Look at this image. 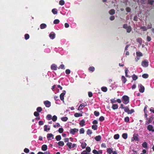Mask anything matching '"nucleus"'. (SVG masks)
Returning a JSON list of instances; mask_svg holds the SVG:
<instances>
[{
    "label": "nucleus",
    "mask_w": 154,
    "mask_h": 154,
    "mask_svg": "<svg viewBox=\"0 0 154 154\" xmlns=\"http://www.w3.org/2000/svg\"><path fill=\"white\" fill-rule=\"evenodd\" d=\"M122 101L125 104L128 103L129 102V97L126 95L123 96L122 97Z\"/></svg>",
    "instance_id": "obj_1"
},
{
    "label": "nucleus",
    "mask_w": 154,
    "mask_h": 154,
    "mask_svg": "<svg viewBox=\"0 0 154 154\" xmlns=\"http://www.w3.org/2000/svg\"><path fill=\"white\" fill-rule=\"evenodd\" d=\"M124 111L127 112L128 114H131L134 112V111L133 109H131L130 110L128 106H126L124 109Z\"/></svg>",
    "instance_id": "obj_2"
},
{
    "label": "nucleus",
    "mask_w": 154,
    "mask_h": 154,
    "mask_svg": "<svg viewBox=\"0 0 154 154\" xmlns=\"http://www.w3.org/2000/svg\"><path fill=\"white\" fill-rule=\"evenodd\" d=\"M139 135L138 134H134L133 135V137L131 139V141L133 142L134 140L136 141H138L139 138H138Z\"/></svg>",
    "instance_id": "obj_3"
},
{
    "label": "nucleus",
    "mask_w": 154,
    "mask_h": 154,
    "mask_svg": "<svg viewBox=\"0 0 154 154\" xmlns=\"http://www.w3.org/2000/svg\"><path fill=\"white\" fill-rule=\"evenodd\" d=\"M79 131L78 129L74 128V129H71L69 130L70 134L73 135H74L76 132H77Z\"/></svg>",
    "instance_id": "obj_4"
},
{
    "label": "nucleus",
    "mask_w": 154,
    "mask_h": 154,
    "mask_svg": "<svg viewBox=\"0 0 154 154\" xmlns=\"http://www.w3.org/2000/svg\"><path fill=\"white\" fill-rule=\"evenodd\" d=\"M66 93V91L65 90L63 91V92L61 93L60 96V99L62 100H63L64 99V95H65Z\"/></svg>",
    "instance_id": "obj_5"
},
{
    "label": "nucleus",
    "mask_w": 154,
    "mask_h": 154,
    "mask_svg": "<svg viewBox=\"0 0 154 154\" xmlns=\"http://www.w3.org/2000/svg\"><path fill=\"white\" fill-rule=\"evenodd\" d=\"M44 103L47 107H49L51 105V102L48 100L44 101Z\"/></svg>",
    "instance_id": "obj_6"
},
{
    "label": "nucleus",
    "mask_w": 154,
    "mask_h": 154,
    "mask_svg": "<svg viewBox=\"0 0 154 154\" xmlns=\"http://www.w3.org/2000/svg\"><path fill=\"white\" fill-rule=\"evenodd\" d=\"M142 65L144 67H147L149 65L148 62L146 60H143L142 62Z\"/></svg>",
    "instance_id": "obj_7"
},
{
    "label": "nucleus",
    "mask_w": 154,
    "mask_h": 154,
    "mask_svg": "<svg viewBox=\"0 0 154 154\" xmlns=\"http://www.w3.org/2000/svg\"><path fill=\"white\" fill-rule=\"evenodd\" d=\"M147 129L149 131H151L154 132V130L153 129V127L151 125H149L147 127Z\"/></svg>",
    "instance_id": "obj_8"
},
{
    "label": "nucleus",
    "mask_w": 154,
    "mask_h": 154,
    "mask_svg": "<svg viewBox=\"0 0 154 154\" xmlns=\"http://www.w3.org/2000/svg\"><path fill=\"white\" fill-rule=\"evenodd\" d=\"M87 104H85L84 103H82L80 104L78 108V110H80L82 109L84 107L87 106Z\"/></svg>",
    "instance_id": "obj_9"
},
{
    "label": "nucleus",
    "mask_w": 154,
    "mask_h": 154,
    "mask_svg": "<svg viewBox=\"0 0 154 154\" xmlns=\"http://www.w3.org/2000/svg\"><path fill=\"white\" fill-rule=\"evenodd\" d=\"M145 90V88L142 85H140V88L139 89V91L141 93H143Z\"/></svg>",
    "instance_id": "obj_10"
},
{
    "label": "nucleus",
    "mask_w": 154,
    "mask_h": 154,
    "mask_svg": "<svg viewBox=\"0 0 154 154\" xmlns=\"http://www.w3.org/2000/svg\"><path fill=\"white\" fill-rule=\"evenodd\" d=\"M51 69L54 70H57V66L56 65L54 64H52L51 66Z\"/></svg>",
    "instance_id": "obj_11"
},
{
    "label": "nucleus",
    "mask_w": 154,
    "mask_h": 154,
    "mask_svg": "<svg viewBox=\"0 0 154 154\" xmlns=\"http://www.w3.org/2000/svg\"><path fill=\"white\" fill-rule=\"evenodd\" d=\"M49 36L51 39H53L55 38V34L54 33L52 32L50 33Z\"/></svg>",
    "instance_id": "obj_12"
},
{
    "label": "nucleus",
    "mask_w": 154,
    "mask_h": 154,
    "mask_svg": "<svg viewBox=\"0 0 154 154\" xmlns=\"http://www.w3.org/2000/svg\"><path fill=\"white\" fill-rule=\"evenodd\" d=\"M148 119V120L146 122V124H148L152 122L153 119V117L151 116Z\"/></svg>",
    "instance_id": "obj_13"
},
{
    "label": "nucleus",
    "mask_w": 154,
    "mask_h": 154,
    "mask_svg": "<svg viewBox=\"0 0 154 154\" xmlns=\"http://www.w3.org/2000/svg\"><path fill=\"white\" fill-rule=\"evenodd\" d=\"M85 121L84 119L81 120L79 123V125L81 127L85 125Z\"/></svg>",
    "instance_id": "obj_14"
},
{
    "label": "nucleus",
    "mask_w": 154,
    "mask_h": 154,
    "mask_svg": "<svg viewBox=\"0 0 154 154\" xmlns=\"http://www.w3.org/2000/svg\"><path fill=\"white\" fill-rule=\"evenodd\" d=\"M109 13L110 15H113L115 13V10L114 9H111L109 11Z\"/></svg>",
    "instance_id": "obj_15"
},
{
    "label": "nucleus",
    "mask_w": 154,
    "mask_h": 154,
    "mask_svg": "<svg viewBox=\"0 0 154 154\" xmlns=\"http://www.w3.org/2000/svg\"><path fill=\"white\" fill-rule=\"evenodd\" d=\"M122 80L124 84L127 81L126 79L123 75L122 76Z\"/></svg>",
    "instance_id": "obj_16"
},
{
    "label": "nucleus",
    "mask_w": 154,
    "mask_h": 154,
    "mask_svg": "<svg viewBox=\"0 0 154 154\" xmlns=\"http://www.w3.org/2000/svg\"><path fill=\"white\" fill-rule=\"evenodd\" d=\"M47 146L46 145H43L42 147V149L44 151H45L47 150Z\"/></svg>",
    "instance_id": "obj_17"
},
{
    "label": "nucleus",
    "mask_w": 154,
    "mask_h": 154,
    "mask_svg": "<svg viewBox=\"0 0 154 154\" xmlns=\"http://www.w3.org/2000/svg\"><path fill=\"white\" fill-rule=\"evenodd\" d=\"M112 107L113 110H115L118 108V105L117 104H113Z\"/></svg>",
    "instance_id": "obj_18"
},
{
    "label": "nucleus",
    "mask_w": 154,
    "mask_h": 154,
    "mask_svg": "<svg viewBox=\"0 0 154 154\" xmlns=\"http://www.w3.org/2000/svg\"><path fill=\"white\" fill-rule=\"evenodd\" d=\"M101 137L100 135L97 136L95 137V140L97 141H100L101 140Z\"/></svg>",
    "instance_id": "obj_19"
},
{
    "label": "nucleus",
    "mask_w": 154,
    "mask_h": 154,
    "mask_svg": "<svg viewBox=\"0 0 154 154\" xmlns=\"http://www.w3.org/2000/svg\"><path fill=\"white\" fill-rule=\"evenodd\" d=\"M107 152L108 153L111 154L112 152V150L111 148H108L107 149Z\"/></svg>",
    "instance_id": "obj_20"
},
{
    "label": "nucleus",
    "mask_w": 154,
    "mask_h": 154,
    "mask_svg": "<svg viewBox=\"0 0 154 154\" xmlns=\"http://www.w3.org/2000/svg\"><path fill=\"white\" fill-rule=\"evenodd\" d=\"M58 144L59 146H63L64 145V143L63 141H60L58 143Z\"/></svg>",
    "instance_id": "obj_21"
},
{
    "label": "nucleus",
    "mask_w": 154,
    "mask_h": 154,
    "mask_svg": "<svg viewBox=\"0 0 154 154\" xmlns=\"http://www.w3.org/2000/svg\"><path fill=\"white\" fill-rule=\"evenodd\" d=\"M53 137V135L52 134H48L47 135V138L48 140H50V138Z\"/></svg>",
    "instance_id": "obj_22"
},
{
    "label": "nucleus",
    "mask_w": 154,
    "mask_h": 154,
    "mask_svg": "<svg viewBox=\"0 0 154 154\" xmlns=\"http://www.w3.org/2000/svg\"><path fill=\"white\" fill-rule=\"evenodd\" d=\"M46 25L45 23H42L40 26V28L41 29H43L46 27Z\"/></svg>",
    "instance_id": "obj_23"
},
{
    "label": "nucleus",
    "mask_w": 154,
    "mask_h": 154,
    "mask_svg": "<svg viewBox=\"0 0 154 154\" xmlns=\"http://www.w3.org/2000/svg\"><path fill=\"white\" fill-rule=\"evenodd\" d=\"M122 137L125 139H126L128 137V134L127 133H123L122 134Z\"/></svg>",
    "instance_id": "obj_24"
},
{
    "label": "nucleus",
    "mask_w": 154,
    "mask_h": 154,
    "mask_svg": "<svg viewBox=\"0 0 154 154\" xmlns=\"http://www.w3.org/2000/svg\"><path fill=\"white\" fill-rule=\"evenodd\" d=\"M136 55L138 57H142L143 56L142 54L140 51H137L136 52Z\"/></svg>",
    "instance_id": "obj_25"
},
{
    "label": "nucleus",
    "mask_w": 154,
    "mask_h": 154,
    "mask_svg": "<svg viewBox=\"0 0 154 154\" xmlns=\"http://www.w3.org/2000/svg\"><path fill=\"white\" fill-rule=\"evenodd\" d=\"M142 146L143 147L146 148H147V143L145 142H143L142 144Z\"/></svg>",
    "instance_id": "obj_26"
},
{
    "label": "nucleus",
    "mask_w": 154,
    "mask_h": 154,
    "mask_svg": "<svg viewBox=\"0 0 154 154\" xmlns=\"http://www.w3.org/2000/svg\"><path fill=\"white\" fill-rule=\"evenodd\" d=\"M87 144L85 142L82 143H81V146L82 149H84L85 148Z\"/></svg>",
    "instance_id": "obj_27"
},
{
    "label": "nucleus",
    "mask_w": 154,
    "mask_h": 154,
    "mask_svg": "<svg viewBox=\"0 0 154 154\" xmlns=\"http://www.w3.org/2000/svg\"><path fill=\"white\" fill-rule=\"evenodd\" d=\"M132 79L133 80H136L138 79V77L137 75L134 74L132 76Z\"/></svg>",
    "instance_id": "obj_28"
},
{
    "label": "nucleus",
    "mask_w": 154,
    "mask_h": 154,
    "mask_svg": "<svg viewBox=\"0 0 154 154\" xmlns=\"http://www.w3.org/2000/svg\"><path fill=\"white\" fill-rule=\"evenodd\" d=\"M72 144L71 143L68 142V143H66V145L67 146H68V147H69V148L70 149H71L72 148Z\"/></svg>",
    "instance_id": "obj_29"
},
{
    "label": "nucleus",
    "mask_w": 154,
    "mask_h": 154,
    "mask_svg": "<svg viewBox=\"0 0 154 154\" xmlns=\"http://www.w3.org/2000/svg\"><path fill=\"white\" fill-rule=\"evenodd\" d=\"M52 12L54 14H56L57 13V10L55 8L53 9L52 10Z\"/></svg>",
    "instance_id": "obj_30"
},
{
    "label": "nucleus",
    "mask_w": 154,
    "mask_h": 154,
    "mask_svg": "<svg viewBox=\"0 0 154 154\" xmlns=\"http://www.w3.org/2000/svg\"><path fill=\"white\" fill-rule=\"evenodd\" d=\"M74 116L76 117H78L79 116H82V114H81L80 113H76L74 114Z\"/></svg>",
    "instance_id": "obj_31"
},
{
    "label": "nucleus",
    "mask_w": 154,
    "mask_h": 154,
    "mask_svg": "<svg viewBox=\"0 0 154 154\" xmlns=\"http://www.w3.org/2000/svg\"><path fill=\"white\" fill-rule=\"evenodd\" d=\"M48 126L46 125H45L44 126V131H47V130L49 131L50 130V128H47Z\"/></svg>",
    "instance_id": "obj_32"
},
{
    "label": "nucleus",
    "mask_w": 154,
    "mask_h": 154,
    "mask_svg": "<svg viewBox=\"0 0 154 154\" xmlns=\"http://www.w3.org/2000/svg\"><path fill=\"white\" fill-rule=\"evenodd\" d=\"M55 138L57 141H59L61 139V137L60 135H58Z\"/></svg>",
    "instance_id": "obj_33"
},
{
    "label": "nucleus",
    "mask_w": 154,
    "mask_h": 154,
    "mask_svg": "<svg viewBox=\"0 0 154 154\" xmlns=\"http://www.w3.org/2000/svg\"><path fill=\"white\" fill-rule=\"evenodd\" d=\"M95 70V68L94 67L91 66H90L89 68V70L90 71L93 72Z\"/></svg>",
    "instance_id": "obj_34"
},
{
    "label": "nucleus",
    "mask_w": 154,
    "mask_h": 154,
    "mask_svg": "<svg viewBox=\"0 0 154 154\" xmlns=\"http://www.w3.org/2000/svg\"><path fill=\"white\" fill-rule=\"evenodd\" d=\"M97 125H93L92 126V128L94 130H96L97 129Z\"/></svg>",
    "instance_id": "obj_35"
},
{
    "label": "nucleus",
    "mask_w": 154,
    "mask_h": 154,
    "mask_svg": "<svg viewBox=\"0 0 154 154\" xmlns=\"http://www.w3.org/2000/svg\"><path fill=\"white\" fill-rule=\"evenodd\" d=\"M142 77L144 78L147 79L149 75L145 73L142 75Z\"/></svg>",
    "instance_id": "obj_36"
},
{
    "label": "nucleus",
    "mask_w": 154,
    "mask_h": 154,
    "mask_svg": "<svg viewBox=\"0 0 154 154\" xmlns=\"http://www.w3.org/2000/svg\"><path fill=\"white\" fill-rule=\"evenodd\" d=\"M127 32L130 33L131 30V28L130 26H128L126 29Z\"/></svg>",
    "instance_id": "obj_37"
},
{
    "label": "nucleus",
    "mask_w": 154,
    "mask_h": 154,
    "mask_svg": "<svg viewBox=\"0 0 154 154\" xmlns=\"http://www.w3.org/2000/svg\"><path fill=\"white\" fill-rule=\"evenodd\" d=\"M68 118L67 117H62L61 118V120L63 122H66L68 120Z\"/></svg>",
    "instance_id": "obj_38"
},
{
    "label": "nucleus",
    "mask_w": 154,
    "mask_h": 154,
    "mask_svg": "<svg viewBox=\"0 0 154 154\" xmlns=\"http://www.w3.org/2000/svg\"><path fill=\"white\" fill-rule=\"evenodd\" d=\"M101 90L102 91L104 92H106L107 91V88L106 87H103L101 88Z\"/></svg>",
    "instance_id": "obj_39"
},
{
    "label": "nucleus",
    "mask_w": 154,
    "mask_h": 154,
    "mask_svg": "<svg viewBox=\"0 0 154 154\" xmlns=\"http://www.w3.org/2000/svg\"><path fill=\"white\" fill-rule=\"evenodd\" d=\"M154 2V0H148V4H150L152 5L153 4V3Z\"/></svg>",
    "instance_id": "obj_40"
},
{
    "label": "nucleus",
    "mask_w": 154,
    "mask_h": 154,
    "mask_svg": "<svg viewBox=\"0 0 154 154\" xmlns=\"http://www.w3.org/2000/svg\"><path fill=\"white\" fill-rule=\"evenodd\" d=\"M119 137V134H115L114 136V138L115 139H118Z\"/></svg>",
    "instance_id": "obj_41"
},
{
    "label": "nucleus",
    "mask_w": 154,
    "mask_h": 154,
    "mask_svg": "<svg viewBox=\"0 0 154 154\" xmlns=\"http://www.w3.org/2000/svg\"><path fill=\"white\" fill-rule=\"evenodd\" d=\"M52 119L53 121L55 122L57 119V117L56 116L54 115L53 116Z\"/></svg>",
    "instance_id": "obj_42"
},
{
    "label": "nucleus",
    "mask_w": 154,
    "mask_h": 154,
    "mask_svg": "<svg viewBox=\"0 0 154 154\" xmlns=\"http://www.w3.org/2000/svg\"><path fill=\"white\" fill-rule=\"evenodd\" d=\"M94 115L96 116H98L100 115V113L99 112L95 111L94 112Z\"/></svg>",
    "instance_id": "obj_43"
},
{
    "label": "nucleus",
    "mask_w": 154,
    "mask_h": 154,
    "mask_svg": "<svg viewBox=\"0 0 154 154\" xmlns=\"http://www.w3.org/2000/svg\"><path fill=\"white\" fill-rule=\"evenodd\" d=\"M65 4V2L63 0H61L59 1V4L61 5H63Z\"/></svg>",
    "instance_id": "obj_44"
},
{
    "label": "nucleus",
    "mask_w": 154,
    "mask_h": 154,
    "mask_svg": "<svg viewBox=\"0 0 154 154\" xmlns=\"http://www.w3.org/2000/svg\"><path fill=\"white\" fill-rule=\"evenodd\" d=\"M36 110L38 112H40L42 111V109L40 107H38L37 108Z\"/></svg>",
    "instance_id": "obj_45"
},
{
    "label": "nucleus",
    "mask_w": 154,
    "mask_h": 154,
    "mask_svg": "<svg viewBox=\"0 0 154 154\" xmlns=\"http://www.w3.org/2000/svg\"><path fill=\"white\" fill-rule=\"evenodd\" d=\"M79 132L80 134H83L84 133L85 130L83 128H81L79 131Z\"/></svg>",
    "instance_id": "obj_46"
},
{
    "label": "nucleus",
    "mask_w": 154,
    "mask_h": 154,
    "mask_svg": "<svg viewBox=\"0 0 154 154\" xmlns=\"http://www.w3.org/2000/svg\"><path fill=\"white\" fill-rule=\"evenodd\" d=\"M60 20L58 19H55L54 21V24H57L59 23Z\"/></svg>",
    "instance_id": "obj_47"
},
{
    "label": "nucleus",
    "mask_w": 154,
    "mask_h": 154,
    "mask_svg": "<svg viewBox=\"0 0 154 154\" xmlns=\"http://www.w3.org/2000/svg\"><path fill=\"white\" fill-rule=\"evenodd\" d=\"M104 118L103 116H101L99 118V120L100 122H102L104 120Z\"/></svg>",
    "instance_id": "obj_48"
},
{
    "label": "nucleus",
    "mask_w": 154,
    "mask_h": 154,
    "mask_svg": "<svg viewBox=\"0 0 154 154\" xmlns=\"http://www.w3.org/2000/svg\"><path fill=\"white\" fill-rule=\"evenodd\" d=\"M58 131L59 133H62L63 131V129L62 128H60L58 129Z\"/></svg>",
    "instance_id": "obj_49"
},
{
    "label": "nucleus",
    "mask_w": 154,
    "mask_h": 154,
    "mask_svg": "<svg viewBox=\"0 0 154 154\" xmlns=\"http://www.w3.org/2000/svg\"><path fill=\"white\" fill-rule=\"evenodd\" d=\"M87 133L88 135H91L92 133V132L91 130L89 129L87 130Z\"/></svg>",
    "instance_id": "obj_50"
},
{
    "label": "nucleus",
    "mask_w": 154,
    "mask_h": 154,
    "mask_svg": "<svg viewBox=\"0 0 154 154\" xmlns=\"http://www.w3.org/2000/svg\"><path fill=\"white\" fill-rule=\"evenodd\" d=\"M152 27V24L150 23H149L148 24V25H147V28L149 29H150Z\"/></svg>",
    "instance_id": "obj_51"
},
{
    "label": "nucleus",
    "mask_w": 154,
    "mask_h": 154,
    "mask_svg": "<svg viewBox=\"0 0 154 154\" xmlns=\"http://www.w3.org/2000/svg\"><path fill=\"white\" fill-rule=\"evenodd\" d=\"M51 116L50 114L48 115L46 117L47 118L48 120H50L51 119Z\"/></svg>",
    "instance_id": "obj_52"
},
{
    "label": "nucleus",
    "mask_w": 154,
    "mask_h": 154,
    "mask_svg": "<svg viewBox=\"0 0 154 154\" xmlns=\"http://www.w3.org/2000/svg\"><path fill=\"white\" fill-rule=\"evenodd\" d=\"M128 69L127 68H126L125 69V76L126 77H128Z\"/></svg>",
    "instance_id": "obj_53"
},
{
    "label": "nucleus",
    "mask_w": 154,
    "mask_h": 154,
    "mask_svg": "<svg viewBox=\"0 0 154 154\" xmlns=\"http://www.w3.org/2000/svg\"><path fill=\"white\" fill-rule=\"evenodd\" d=\"M29 38V36L28 34H26L25 35V38L26 40L28 39Z\"/></svg>",
    "instance_id": "obj_54"
},
{
    "label": "nucleus",
    "mask_w": 154,
    "mask_h": 154,
    "mask_svg": "<svg viewBox=\"0 0 154 154\" xmlns=\"http://www.w3.org/2000/svg\"><path fill=\"white\" fill-rule=\"evenodd\" d=\"M85 151L88 152H90L91 151V149L90 147L89 146H87V147H86Z\"/></svg>",
    "instance_id": "obj_55"
},
{
    "label": "nucleus",
    "mask_w": 154,
    "mask_h": 154,
    "mask_svg": "<svg viewBox=\"0 0 154 154\" xmlns=\"http://www.w3.org/2000/svg\"><path fill=\"white\" fill-rule=\"evenodd\" d=\"M125 121L127 122H128L129 121V119L128 117H127L125 118L124 119Z\"/></svg>",
    "instance_id": "obj_56"
},
{
    "label": "nucleus",
    "mask_w": 154,
    "mask_h": 154,
    "mask_svg": "<svg viewBox=\"0 0 154 154\" xmlns=\"http://www.w3.org/2000/svg\"><path fill=\"white\" fill-rule=\"evenodd\" d=\"M38 112H36V111L34 112V115L36 117L38 116L39 114Z\"/></svg>",
    "instance_id": "obj_57"
},
{
    "label": "nucleus",
    "mask_w": 154,
    "mask_h": 154,
    "mask_svg": "<svg viewBox=\"0 0 154 154\" xmlns=\"http://www.w3.org/2000/svg\"><path fill=\"white\" fill-rule=\"evenodd\" d=\"M141 29H142L143 31H146L147 30V29L146 28V27L144 26H142L141 28Z\"/></svg>",
    "instance_id": "obj_58"
},
{
    "label": "nucleus",
    "mask_w": 154,
    "mask_h": 154,
    "mask_svg": "<svg viewBox=\"0 0 154 154\" xmlns=\"http://www.w3.org/2000/svg\"><path fill=\"white\" fill-rule=\"evenodd\" d=\"M24 151L26 153H28V152H29V150L27 148H25L24 149Z\"/></svg>",
    "instance_id": "obj_59"
},
{
    "label": "nucleus",
    "mask_w": 154,
    "mask_h": 154,
    "mask_svg": "<svg viewBox=\"0 0 154 154\" xmlns=\"http://www.w3.org/2000/svg\"><path fill=\"white\" fill-rule=\"evenodd\" d=\"M70 72V70L69 69H66L65 71L66 73L67 74H69Z\"/></svg>",
    "instance_id": "obj_60"
},
{
    "label": "nucleus",
    "mask_w": 154,
    "mask_h": 154,
    "mask_svg": "<svg viewBox=\"0 0 154 154\" xmlns=\"http://www.w3.org/2000/svg\"><path fill=\"white\" fill-rule=\"evenodd\" d=\"M92 152L94 154H99V152L96 149L93 150Z\"/></svg>",
    "instance_id": "obj_61"
},
{
    "label": "nucleus",
    "mask_w": 154,
    "mask_h": 154,
    "mask_svg": "<svg viewBox=\"0 0 154 154\" xmlns=\"http://www.w3.org/2000/svg\"><path fill=\"white\" fill-rule=\"evenodd\" d=\"M64 65L63 64H61L60 65L59 68V69H65V68H64Z\"/></svg>",
    "instance_id": "obj_62"
},
{
    "label": "nucleus",
    "mask_w": 154,
    "mask_h": 154,
    "mask_svg": "<svg viewBox=\"0 0 154 154\" xmlns=\"http://www.w3.org/2000/svg\"><path fill=\"white\" fill-rule=\"evenodd\" d=\"M38 124L39 125H43L44 123L41 120L38 122Z\"/></svg>",
    "instance_id": "obj_63"
},
{
    "label": "nucleus",
    "mask_w": 154,
    "mask_h": 154,
    "mask_svg": "<svg viewBox=\"0 0 154 154\" xmlns=\"http://www.w3.org/2000/svg\"><path fill=\"white\" fill-rule=\"evenodd\" d=\"M115 17L114 16H112L110 17L109 19L111 20H113L115 19Z\"/></svg>",
    "instance_id": "obj_64"
}]
</instances>
